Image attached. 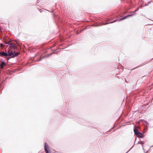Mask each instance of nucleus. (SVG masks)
Instances as JSON below:
<instances>
[{
    "mask_svg": "<svg viewBox=\"0 0 153 153\" xmlns=\"http://www.w3.org/2000/svg\"><path fill=\"white\" fill-rule=\"evenodd\" d=\"M131 16V15H128V16H126L125 17H124L123 18H121V19H120L118 21H121V20H122L123 19H126V18H127L129 16ZM118 20L117 19V20H114L112 22H111L110 23H107L106 24H109V23H113L116 21H117Z\"/></svg>",
    "mask_w": 153,
    "mask_h": 153,
    "instance_id": "obj_1",
    "label": "nucleus"
},
{
    "mask_svg": "<svg viewBox=\"0 0 153 153\" xmlns=\"http://www.w3.org/2000/svg\"><path fill=\"white\" fill-rule=\"evenodd\" d=\"M48 146L47 144L46 143H45V151L46 153H51V151L50 150L49 151L48 150Z\"/></svg>",
    "mask_w": 153,
    "mask_h": 153,
    "instance_id": "obj_2",
    "label": "nucleus"
},
{
    "mask_svg": "<svg viewBox=\"0 0 153 153\" xmlns=\"http://www.w3.org/2000/svg\"><path fill=\"white\" fill-rule=\"evenodd\" d=\"M9 50L8 52V55L10 56H13L14 54V52L11 48H9Z\"/></svg>",
    "mask_w": 153,
    "mask_h": 153,
    "instance_id": "obj_3",
    "label": "nucleus"
},
{
    "mask_svg": "<svg viewBox=\"0 0 153 153\" xmlns=\"http://www.w3.org/2000/svg\"><path fill=\"white\" fill-rule=\"evenodd\" d=\"M0 55L2 56H7L8 55V54L4 52H0Z\"/></svg>",
    "mask_w": 153,
    "mask_h": 153,
    "instance_id": "obj_4",
    "label": "nucleus"
},
{
    "mask_svg": "<svg viewBox=\"0 0 153 153\" xmlns=\"http://www.w3.org/2000/svg\"><path fill=\"white\" fill-rule=\"evenodd\" d=\"M5 63L4 62H2L0 64V68L1 69H2L3 68L4 66L5 65Z\"/></svg>",
    "mask_w": 153,
    "mask_h": 153,
    "instance_id": "obj_5",
    "label": "nucleus"
},
{
    "mask_svg": "<svg viewBox=\"0 0 153 153\" xmlns=\"http://www.w3.org/2000/svg\"><path fill=\"white\" fill-rule=\"evenodd\" d=\"M137 137H138L140 138H142L143 137V135L140 132L137 135Z\"/></svg>",
    "mask_w": 153,
    "mask_h": 153,
    "instance_id": "obj_6",
    "label": "nucleus"
},
{
    "mask_svg": "<svg viewBox=\"0 0 153 153\" xmlns=\"http://www.w3.org/2000/svg\"><path fill=\"white\" fill-rule=\"evenodd\" d=\"M134 131L135 133V134L137 135L140 132L137 129H134Z\"/></svg>",
    "mask_w": 153,
    "mask_h": 153,
    "instance_id": "obj_7",
    "label": "nucleus"
},
{
    "mask_svg": "<svg viewBox=\"0 0 153 153\" xmlns=\"http://www.w3.org/2000/svg\"><path fill=\"white\" fill-rule=\"evenodd\" d=\"M14 54L13 55V56H12V57H14L15 56H17L19 54V53L18 52H16V53H14Z\"/></svg>",
    "mask_w": 153,
    "mask_h": 153,
    "instance_id": "obj_8",
    "label": "nucleus"
},
{
    "mask_svg": "<svg viewBox=\"0 0 153 153\" xmlns=\"http://www.w3.org/2000/svg\"><path fill=\"white\" fill-rule=\"evenodd\" d=\"M9 48H13L14 49H17V47L15 45V44H14V45H13V46H10Z\"/></svg>",
    "mask_w": 153,
    "mask_h": 153,
    "instance_id": "obj_9",
    "label": "nucleus"
},
{
    "mask_svg": "<svg viewBox=\"0 0 153 153\" xmlns=\"http://www.w3.org/2000/svg\"><path fill=\"white\" fill-rule=\"evenodd\" d=\"M6 44H8L10 46H13V45H14V44H13L12 43H11L10 42H9L7 43H6Z\"/></svg>",
    "mask_w": 153,
    "mask_h": 153,
    "instance_id": "obj_10",
    "label": "nucleus"
},
{
    "mask_svg": "<svg viewBox=\"0 0 153 153\" xmlns=\"http://www.w3.org/2000/svg\"><path fill=\"white\" fill-rule=\"evenodd\" d=\"M140 143L142 145H143L144 144V143H143L142 142H141Z\"/></svg>",
    "mask_w": 153,
    "mask_h": 153,
    "instance_id": "obj_11",
    "label": "nucleus"
},
{
    "mask_svg": "<svg viewBox=\"0 0 153 153\" xmlns=\"http://www.w3.org/2000/svg\"><path fill=\"white\" fill-rule=\"evenodd\" d=\"M1 47L3 46V45H2V44H1Z\"/></svg>",
    "mask_w": 153,
    "mask_h": 153,
    "instance_id": "obj_12",
    "label": "nucleus"
},
{
    "mask_svg": "<svg viewBox=\"0 0 153 153\" xmlns=\"http://www.w3.org/2000/svg\"><path fill=\"white\" fill-rule=\"evenodd\" d=\"M51 54H50V56L51 55Z\"/></svg>",
    "mask_w": 153,
    "mask_h": 153,
    "instance_id": "obj_13",
    "label": "nucleus"
}]
</instances>
